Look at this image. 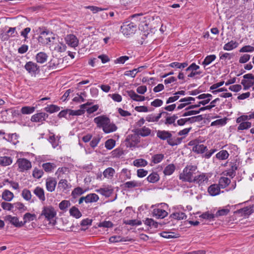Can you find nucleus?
Masks as SVG:
<instances>
[{
  "mask_svg": "<svg viewBox=\"0 0 254 254\" xmlns=\"http://www.w3.org/2000/svg\"><path fill=\"white\" fill-rule=\"evenodd\" d=\"M216 58V56L215 55H210L206 56L203 61L202 64L205 67L206 65L210 64L213 62Z\"/></svg>",
  "mask_w": 254,
  "mask_h": 254,
  "instance_id": "nucleus-42",
  "label": "nucleus"
},
{
  "mask_svg": "<svg viewBox=\"0 0 254 254\" xmlns=\"http://www.w3.org/2000/svg\"><path fill=\"white\" fill-rule=\"evenodd\" d=\"M207 150V147L203 144H197L192 147V151L198 154L204 153Z\"/></svg>",
  "mask_w": 254,
  "mask_h": 254,
  "instance_id": "nucleus-34",
  "label": "nucleus"
},
{
  "mask_svg": "<svg viewBox=\"0 0 254 254\" xmlns=\"http://www.w3.org/2000/svg\"><path fill=\"white\" fill-rule=\"evenodd\" d=\"M95 191L106 197H110L113 193V189L111 186H104L96 189Z\"/></svg>",
  "mask_w": 254,
  "mask_h": 254,
  "instance_id": "nucleus-11",
  "label": "nucleus"
},
{
  "mask_svg": "<svg viewBox=\"0 0 254 254\" xmlns=\"http://www.w3.org/2000/svg\"><path fill=\"white\" fill-rule=\"evenodd\" d=\"M14 208L18 210L20 212H23L27 210V207L20 202L14 203Z\"/></svg>",
  "mask_w": 254,
  "mask_h": 254,
  "instance_id": "nucleus-52",
  "label": "nucleus"
},
{
  "mask_svg": "<svg viewBox=\"0 0 254 254\" xmlns=\"http://www.w3.org/2000/svg\"><path fill=\"white\" fill-rule=\"evenodd\" d=\"M160 207L155 208L153 210V215L158 219H163L168 215L166 209L168 206L167 204H161Z\"/></svg>",
  "mask_w": 254,
  "mask_h": 254,
  "instance_id": "nucleus-8",
  "label": "nucleus"
},
{
  "mask_svg": "<svg viewBox=\"0 0 254 254\" xmlns=\"http://www.w3.org/2000/svg\"><path fill=\"white\" fill-rule=\"evenodd\" d=\"M84 192L83 189L80 187L75 188L71 192V195L74 198H76L77 196L82 194Z\"/></svg>",
  "mask_w": 254,
  "mask_h": 254,
  "instance_id": "nucleus-58",
  "label": "nucleus"
},
{
  "mask_svg": "<svg viewBox=\"0 0 254 254\" xmlns=\"http://www.w3.org/2000/svg\"><path fill=\"white\" fill-rule=\"evenodd\" d=\"M99 198L98 195L96 193H89L86 196V203L97 202Z\"/></svg>",
  "mask_w": 254,
  "mask_h": 254,
  "instance_id": "nucleus-37",
  "label": "nucleus"
},
{
  "mask_svg": "<svg viewBox=\"0 0 254 254\" xmlns=\"http://www.w3.org/2000/svg\"><path fill=\"white\" fill-rule=\"evenodd\" d=\"M254 212L253 206H249L235 211L234 213L240 216L247 217Z\"/></svg>",
  "mask_w": 254,
  "mask_h": 254,
  "instance_id": "nucleus-12",
  "label": "nucleus"
},
{
  "mask_svg": "<svg viewBox=\"0 0 254 254\" xmlns=\"http://www.w3.org/2000/svg\"><path fill=\"white\" fill-rule=\"evenodd\" d=\"M115 173V170L111 167H109L104 170L103 175L104 178L111 179L114 176Z\"/></svg>",
  "mask_w": 254,
  "mask_h": 254,
  "instance_id": "nucleus-36",
  "label": "nucleus"
},
{
  "mask_svg": "<svg viewBox=\"0 0 254 254\" xmlns=\"http://www.w3.org/2000/svg\"><path fill=\"white\" fill-rule=\"evenodd\" d=\"M1 206L4 210L8 211H13L14 203L2 202L1 203Z\"/></svg>",
  "mask_w": 254,
  "mask_h": 254,
  "instance_id": "nucleus-57",
  "label": "nucleus"
},
{
  "mask_svg": "<svg viewBox=\"0 0 254 254\" xmlns=\"http://www.w3.org/2000/svg\"><path fill=\"white\" fill-rule=\"evenodd\" d=\"M36 108L35 107L24 106L21 109L20 112L24 115L31 114L34 112Z\"/></svg>",
  "mask_w": 254,
  "mask_h": 254,
  "instance_id": "nucleus-41",
  "label": "nucleus"
},
{
  "mask_svg": "<svg viewBox=\"0 0 254 254\" xmlns=\"http://www.w3.org/2000/svg\"><path fill=\"white\" fill-rule=\"evenodd\" d=\"M66 44L69 46L75 48L78 45L79 41L77 38L73 34H68L65 37Z\"/></svg>",
  "mask_w": 254,
  "mask_h": 254,
  "instance_id": "nucleus-13",
  "label": "nucleus"
},
{
  "mask_svg": "<svg viewBox=\"0 0 254 254\" xmlns=\"http://www.w3.org/2000/svg\"><path fill=\"white\" fill-rule=\"evenodd\" d=\"M98 128H101L105 133H109L116 131L118 127L109 117L106 115H101L93 120Z\"/></svg>",
  "mask_w": 254,
  "mask_h": 254,
  "instance_id": "nucleus-1",
  "label": "nucleus"
},
{
  "mask_svg": "<svg viewBox=\"0 0 254 254\" xmlns=\"http://www.w3.org/2000/svg\"><path fill=\"white\" fill-rule=\"evenodd\" d=\"M197 169L194 165H187L179 175V179L183 182L192 183L193 174Z\"/></svg>",
  "mask_w": 254,
  "mask_h": 254,
  "instance_id": "nucleus-3",
  "label": "nucleus"
},
{
  "mask_svg": "<svg viewBox=\"0 0 254 254\" xmlns=\"http://www.w3.org/2000/svg\"><path fill=\"white\" fill-rule=\"evenodd\" d=\"M109 240L111 243L127 241V240L125 238L122 237L120 236H112L109 238Z\"/></svg>",
  "mask_w": 254,
  "mask_h": 254,
  "instance_id": "nucleus-46",
  "label": "nucleus"
},
{
  "mask_svg": "<svg viewBox=\"0 0 254 254\" xmlns=\"http://www.w3.org/2000/svg\"><path fill=\"white\" fill-rule=\"evenodd\" d=\"M151 129L146 126L135 129V133L142 137L148 136L151 135Z\"/></svg>",
  "mask_w": 254,
  "mask_h": 254,
  "instance_id": "nucleus-17",
  "label": "nucleus"
},
{
  "mask_svg": "<svg viewBox=\"0 0 254 254\" xmlns=\"http://www.w3.org/2000/svg\"><path fill=\"white\" fill-rule=\"evenodd\" d=\"M226 124V121L224 119L216 120L211 123V126H222Z\"/></svg>",
  "mask_w": 254,
  "mask_h": 254,
  "instance_id": "nucleus-59",
  "label": "nucleus"
},
{
  "mask_svg": "<svg viewBox=\"0 0 254 254\" xmlns=\"http://www.w3.org/2000/svg\"><path fill=\"white\" fill-rule=\"evenodd\" d=\"M43 175V172L42 170L38 168H34L32 173V175L34 178L40 179L42 177Z\"/></svg>",
  "mask_w": 254,
  "mask_h": 254,
  "instance_id": "nucleus-62",
  "label": "nucleus"
},
{
  "mask_svg": "<svg viewBox=\"0 0 254 254\" xmlns=\"http://www.w3.org/2000/svg\"><path fill=\"white\" fill-rule=\"evenodd\" d=\"M5 219L16 227H21L23 226L22 221H20L17 217L9 215L6 216Z\"/></svg>",
  "mask_w": 254,
  "mask_h": 254,
  "instance_id": "nucleus-16",
  "label": "nucleus"
},
{
  "mask_svg": "<svg viewBox=\"0 0 254 254\" xmlns=\"http://www.w3.org/2000/svg\"><path fill=\"white\" fill-rule=\"evenodd\" d=\"M12 159L10 157L0 156V165L1 166H7L11 165L12 163Z\"/></svg>",
  "mask_w": 254,
  "mask_h": 254,
  "instance_id": "nucleus-27",
  "label": "nucleus"
},
{
  "mask_svg": "<svg viewBox=\"0 0 254 254\" xmlns=\"http://www.w3.org/2000/svg\"><path fill=\"white\" fill-rule=\"evenodd\" d=\"M48 117V114L44 112H40L32 115L31 118V121L43 124L44 121H45Z\"/></svg>",
  "mask_w": 254,
  "mask_h": 254,
  "instance_id": "nucleus-14",
  "label": "nucleus"
},
{
  "mask_svg": "<svg viewBox=\"0 0 254 254\" xmlns=\"http://www.w3.org/2000/svg\"><path fill=\"white\" fill-rule=\"evenodd\" d=\"M238 42L231 40L224 45L223 49L226 51H231L236 48L238 46Z\"/></svg>",
  "mask_w": 254,
  "mask_h": 254,
  "instance_id": "nucleus-32",
  "label": "nucleus"
},
{
  "mask_svg": "<svg viewBox=\"0 0 254 254\" xmlns=\"http://www.w3.org/2000/svg\"><path fill=\"white\" fill-rule=\"evenodd\" d=\"M164 156L162 154H157L152 157V161L154 164H157L161 162L163 159Z\"/></svg>",
  "mask_w": 254,
  "mask_h": 254,
  "instance_id": "nucleus-56",
  "label": "nucleus"
},
{
  "mask_svg": "<svg viewBox=\"0 0 254 254\" xmlns=\"http://www.w3.org/2000/svg\"><path fill=\"white\" fill-rule=\"evenodd\" d=\"M57 185V181L53 178H49L46 180V186L48 191L53 192L55 190Z\"/></svg>",
  "mask_w": 254,
  "mask_h": 254,
  "instance_id": "nucleus-19",
  "label": "nucleus"
},
{
  "mask_svg": "<svg viewBox=\"0 0 254 254\" xmlns=\"http://www.w3.org/2000/svg\"><path fill=\"white\" fill-rule=\"evenodd\" d=\"M127 95L133 101H143L145 100V97L143 96L137 94L133 90H129L127 91Z\"/></svg>",
  "mask_w": 254,
  "mask_h": 254,
  "instance_id": "nucleus-21",
  "label": "nucleus"
},
{
  "mask_svg": "<svg viewBox=\"0 0 254 254\" xmlns=\"http://www.w3.org/2000/svg\"><path fill=\"white\" fill-rule=\"evenodd\" d=\"M34 194L42 201H45L46 199L45 191L43 188L40 187H37L33 190Z\"/></svg>",
  "mask_w": 254,
  "mask_h": 254,
  "instance_id": "nucleus-18",
  "label": "nucleus"
},
{
  "mask_svg": "<svg viewBox=\"0 0 254 254\" xmlns=\"http://www.w3.org/2000/svg\"><path fill=\"white\" fill-rule=\"evenodd\" d=\"M36 217L34 213H30L29 212L26 213L23 217V221H22L23 226L26 223L34 220Z\"/></svg>",
  "mask_w": 254,
  "mask_h": 254,
  "instance_id": "nucleus-35",
  "label": "nucleus"
},
{
  "mask_svg": "<svg viewBox=\"0 0 254 254\" xmlns=\"http://www.w3.org/2000/svg\"><path fill=\"white\" fill-rule=\"evenodd\" d=\"M36 32L39 34L38 41L42 44H49L52 42V40L55 39V38L52 36V33L46 29L38 28L36 30Z\"/></svg>",
  "mask_w": 254,
  "mask_h": 254,
  "instance_id": "nucleus-4",
  "label": "nucleus"
},
{
  "mask_svg": "<svg viewBox=\"0 0 254 254\" xmlns=\"http://www.w3.org/2000/svg\"><path fill=\"white\" fill-rule=\"evenodd\" d=\"M229 156L228 152L225 150H222L218 152L215 156L216 158L220 160L227 159Z\"/></svg>",
  "mask_w": 254,
  "mask_h": 254,
  "instance_id": "nucleus-39",
  "label": "nucleus"
},
{
  "mask_svg": "<svg viewBox=\"0 0 254 254\" xmlns=\"http://www.w3.org/2000/svg\"><path fill=\"white\" fill-rule=\"evenodd\" d=\"M244 79L241 81V84L244 86V89L246 90L252 87L254 91V74L248 73L243 76Z\"/></svg>",
  "mask_w": 254,
  "mask_h": 254,
  "instance_id": "nucleus-9",
  "label": "nucleus"
},
{
  "mask_svg": "<svg viewBox=\"0 0 254 254\" xmlns=\"http://www.w3.org/2000/svg\"><path fill=\"white\" fill-rule=\"evenodd\" d=\"M195 117H193L189 118H182L177 121V124L179 126H183L187 122H190V123L194 122L195 121Z\"/></svg>",
  "mask_w": 254,
  "mask_h": 254,
  "instance_id": "nucleus-48",
  "label": "nucleus"
},
{
  "mask_svg": "<svg viewBox=\"0 0 254 254\" xmlns=\"http://www.w3.org/2000/svg\"><path fill=\"white\" fill-rule=\"evenodd\" d=\"M70 205V202L69 200H64L59 203V206L61 210L65 211Z\"/></svg>",
  "mask_w": 254,
  "mask_h": 254,
  "instance_id": "nucleus-55",
  "label": "nucleus"
},
{
  "mask_svg": "<svg viewBox=\"0 0 254 254\" xmlns=\"http://www.w3.org/2000/svg\"><path fill=\"white\" fill-rule=\"evenodd\" d=\"M125 223L132 226H139L142 224L141 221L137 219L127 220L125 221Z\"/></svg>",
  "mask_w": 254,
  "mask_h": 254,
  "instance_id": "nucleus-61",
  "label": "nucleus"
},
{
  "mask_svg": "<svg viewBox=\"0 0 254 254\" xmlns=\"http://www.w3.org/2000/svg\"><path fill=\"white\" fill-rule=\"evenodd\" d=\"M254 51V47L250 45H247L240 49L239 52L241 53H252Z\"/></svg>",
  "mask_w": 254,
  "mask_h": 254,
  "instance_id": "nucleus-63",
  "label": "nucleus"
},
{
  "mask_svg": "<svg viewBox=\"0 0 254 254\" xmlns=\"http://www.w3.org/2000/svg\"><path fill=\"white\" fill-rule=\"evenodd\" d=\"M115 141L114 139H108L105 142V147L108 150H111L115 146Z\"/></svg>",
  "mask_w": 254,
  "mask_h": 254,
  "instance_id": "nucleus-64",
  "label": "nucleus"
},
{
  "mask_svg": "<svg viewBox=\"0 0 254 254\" xmlns=\"http://www.w3.org/2000/svg\"><path fill=\"white\" fill-rule=\"evenodd\" d=\"M212 96L210 94H201L198 96L196 98L199 99H203L199 102V104L202 105H205L208 104L211 100Z\"/></svg>",
  "mask_w": 254,
  "mask_h": 254,
  "instance_id": "nucleus-23",
  "label": "nucleus"
},
{
  "mask_svg": "<svg viewBox=\"0 0 254 254\" xmlns=\"http://www.w3.org/2000/svg\"><path fill=\"white\" fill-rule=\"evenodd\" d=\"M60 136H56L53 133H50V135L48 138L49 141L51 143L54 148H55L59 146L60 143Z\"/></svg>",
  "mask_w": 254,
  "mask_h": 254,
  "instance_id": "nucleus-22",
  "label": "nucleus"
},
{
  "mask_svg": "<svg viewBox=\"0 0 254 254\" xmlns=\"http://www.w3.org/2000/svg\"><path fill=\"white\" fill-rule=\"evenodd\" d=\"M71 187L70 184L65 179L61 180L58 183V188L63 192L69 190Z\"/></svg>",
  "mask_w": 254,
  "mask_h": 254,
  "instance_id": "nucleus-20",
  "label": "nucleus"
},
{
  "mask_svg": "<svg viewBox=\"0 0 254 254\" xmlns=\"http://www.w3.org/2000/svg\"><path fill=\"white\" fill-rule=\"evenodd\" d=\"M15 165L17 167V170L20 172L28 171L32 168L31 162L29 160L24 158L18 159Z\"/></svg>",
  "mask_w": 254,
  "mask_h": 254,
  "instance_id": "nucleus-7",
  "label": "nucleus"
},
{
  "mask_svg": "<svg viewBox=\"0 0 254 254\" xmlns=\"http://www.w3.org/2000/svg\"><path fill=\"white\" fill-rule=\"evenodd\" d=\"M48 59L47 55L44 52H40L36 56V60L37 63L43 64L45 63Z\"/></svg>",
  "mask_w": 254,
  "mask_h": 254,
  "instance_id": "nucleus-31",
  "label": "nucleus"
},
{
  "mask_svg": "<svg viewBox=\"0 0 254 254\" xmlns=\"http://www.w3.org/2000/svg\"><path fill=\"white\" fill-rule=\"evenodd\" d=\"M147 164V161L141 158L135 159L133 162V165L136 167H145Z\"/></svg>",
  "mask_w": 254,
  "mask_h": 254,
  "instance_id": "nucleus-43",
  "label": "nucleus"
},
{
  "mask_svg": "<svg viewBox=\"0 0 254 254\" xmlns=\"http://www.w3.org/2000/svg\"><path fill=\"white\" fill-rule=\"evenodd\" d=\"M142 185V183L139 181H128L124 184L125 187L128 189L139 187Z\"/></svg>",
  "mask_w": 254,
  "mask_h": 254,
  "instance_id": "nucleus-29",
  "label": "nucleus"
},
{
  "mask_svg": "<svg viewBox=\"0 0 254 254\" xmlns=\"http://www.w3.org/2000/svg\"><path fill=\"white\" fill-rule=\"evenodd\" d=\"M208 180V177L205 173H201L194 177L192 183L199 185H203L207 183Z\"/></svg>",
  "mask_w": 254,
  "mask_h": 254,
  "instance_id": "nucleus-15",
  "label": "nucleus"
},
{
  "mask_svg": "<svg viewBox=\"0 0 254 254\" xmlns=\"http://www.w3.org/2000/svg\"><path fill=\"white\" fill-rule=\"evenodd\" d=\"M24 68L28 73L32 76H36L40 72L39 66L33 62H28L26 63Z\"/></svg>",
  "mask_w": 254,
  "mask_h": 254,
  "instance_id": "nucleus-10",
  "label": "nucleus"
},
{
  "mask_svg": "<svg viewBox=\"0 0 254 254\" xmlns=\"http://www.w3.org/2000/svg\"><path fill=\"white\" fill-rule=\"evenodd\" d=\"M69 213L71 216L76 218H79L82 215L79 209L75 206H73L70 209Z\"/></svg>",
  "mask_w": 254,
  "mask_h": 254,
  "instance_id": "nucleus-45",
  "label": "nucleus"
},
{
  "mask_svg": "<svg viewBox=\"0 0 254 254\" xmlns=\"http://www.w3.org/2000/svg\"><path fill=\"white\" fill-rule=\"evenodd\" d=\"M176 170V166L173 164L168 165L164 168L163 173L165 176H170L173 174Z\"/></svg>",
  "mask_w": 254,
  "mask_h": 254,
  "instance_id": "nucleus-28",
  "label": "nucleus"
},
{
  "mask_svg": "<svg viewBox=\"0 0 254 254\" xmlns=\"http://www.w3.org/2000/svg\"><path fill=\"white\" fill-rule=\"evenodd\" d=\"M208 192L212 196L217 195L220 193V187L216 184L212 185L208 187Z\"/></svg>",
  "mask_w": 254,
  "mask_h": 254,
  "instance_id": "nucleus-25",
  "label": "nucleus"
},
{
  "mask_svg": "<svg viewBox=\"0 0 254 254\" xmlns=\"http://www.w3.org/2000/svg\"><path fill=\"white\" fill-rule=\"evenodd\" d=\"M60 110V108L59 106L55 105H48L44 108V110L46 112L49 113L50 114L57 112L59 111Z\"/></svg>",
  "mask_w": 254,
  "mask_h": 254,
  "instance_id": "nucleus-40",
  "label": "nucleus"
},
{
  "mask_svg": "<svg viewBox=\"0 0 254 254\" xmlns=\"http://www.w3.org/2000/svg\"><path fill=\"white\" fill-rule=\"evenodd\" d=\"M156 135L161 140H167L168 144L171 146H173L178 144L172 138V134L169 131L158 130L157 131Z\"/></svg>",
  "mask_w": 254,
  "mask_h": 254,
  "instance_id": "nucleus-6",
  "label": "nucleus"
},
{
  "mask_svg": "<svg viewBox=\"0 0 254 254\" xmlns=\"http://www.w3.org/2000/svg\"><path fill=\"white\" fill-rule=\"evenodd\" d=\"M136 29V24L131 22L127 21L123 23L121 30L124 36H129L135 33Z\"/></svg>",
  "mask_w": 254,
  "mask_h": 254,
  "instance_id": "nucleus-5",
  "label": "nucleus"
},
{
  "mask_svg": "<svg viewBox=\"0 0 254 254\" xmlns=\"http://www.w3.org/2000/svg\"><path fill=\"white\" fill-rule=\"evenodd\" d=\"M13 197V193L8 190H4L2 193V198L6 201H11Z\"/></svg>",
  "mask_w": 254,
  "mask_h": 254,
  "instance_id": "nucleus-33",
  "label": "nucleus"
},
{
  "mask_svg": "<svg viewBox=\"0 0 254 254\" xmlns=\"http://www.w3.org/2000/svg\"><path fill=\"white\" fill-rule=\"evenodd\" d=\"M57 214V211L53 206H45L42 208L39 219H44L48 224L55 225Z\"/></svg>",
  "mask_w": 254,
  "mask_h": 254,
  "instance_id": "nucleus-2",
  "label": "nucleus"
},
{
  "mask_svg": "<svg viewBox=\"0 0 254 254\" xmlns=\"http://www.w3.org/2000/svg\"><path fill=\"white\" fill-rule=\"evenodd\" d=\"M61 60V59L54 58L49 63V67L52 69H55L60 67V62Z\"/></svg>",
  "mask_w": 254,
  "mask_h": 254,
  "instance_id": "nucleus-49",
  "label": "nucleus"
},
{
  "mask_svg": "<svg viewBox=\"0 0 254 254\" xmlns=\"http://www.w3.org/2000/svg\"><path fill=\"white\" fill-rule=\"evenodd\" d=\"M144 224L149 227L157 228L158 223L151 218H147L144 221Z\"/></svg>",
  "mask_w": 254,
  "mask_h": 254,
  "instance_id": "nucleus-53",
  "label": "nucleus"
},
{
  "mask_svg": "<svg viewBox=\"0 0 254 254\" xmlns=\"http://www.w3.org/2000/svg\"><path fill=\"white\" fill-rule=\"evenodd\" d=\"M2 115H5L6 114H10L13 118L18 117L20 115V111L16 108L8 109L1 112Z\"/></svg>",
  "mask_w": 254,
  "mask_h": 254,
  "instance_id": "nucleus-24",
  "label": "nucleus"
},
{
  "mask_svg": "<svg viewBox=\"0 0 254 254\" xmlns=\"http://www.w3.org/2000/svg\"><path fill=\"white\" fill-rule=\"evenodd\" d=\"M200 217L206 220H213L215 217V215L210 213L209 212H205L199 216Z\"/></svg>",
  "mask_w": 254,
  "mask_h": 254,
  "instance_id": "nucleus-60",
  "label": "nucleus"
},
{
  "mask_svg": "<svg viewBox=\"0 0 254 254\" xmlns=\"http://www.w3.org/2000/svg\"><path fill=\"white\" fill-rule=\"evenodd\" d=\"M230 207L229 205L226 207V208L221 209L217 211L215 214L216 217H218L220 216H225L228 214V213L230 211V209L228 207Z\"/></svg>",
  "mask_w": 254,
  "mask_h": 254,
  "instance_id": "nucleus-54",
  "label": "nucleus"
},
{
  "mask_svg": "<svg viewBox=\"0 0 254 254\" xmlns=\"http://www.w3.org/2000/svg\"><path fill=\"white\" fill-rule=\"evenodd\" d=\"M231 182L230 180L225 177H221L219 181V185L220 187L224 189L226 188Z\"/></svg>",
  "mask_w": 254,
  "mask_h": 254,
  "instance_id": "nucleus-44",
  "label": "nucleus"
},
{
  "mask_svg": "<svg viewBox=\"0 0 254 254\" xmlns=\"http://www.w3.org/2000/svg\"><path fill=\"white\" fill-rule=\"evenodd\" d=\"M146 179L149 182L154 183L159 180V176L157 173H152L147 177Z\"/></svg>",
  "mask_w": 254,
  "mask_h": 254,
  "instance_id": "nucleus-47",
  "label": "nucleus"
},
{
  "mask_svg": "<svg viewBox=\"0 0 254 254\" xmlns=\"http://www.w3.org/2000/svg\"><path fill=\"white\" fill-rule=\"evenodd\" d=\"M171 216L175 219L183 220L187 218L186 214L182 212H177L171 214Z\"/></svg>",
  "mask_w": 254,
  "mask_h": 254,
  "instance_id": "nucleus-51",
  "label": "nucleus"
},
{
  "mask_svg": "<svg viewBox=\"0 0 254 254\" xmlns=\"http://www.w3.org/2000/svg\"><path fill=\"white\" fill-rule=\"evenodd\" d=\"M21 195L24 199L26 201H29L31 203H34L35 200L32 199V194L31 191L27 189H24L22 191Z\"/></svg>",
  "mask_w": 254,
  "mask_h": 254,
  "instance_id": "nucleus-26",
  "label": "nucleus"
},
{
  "mask_svg": "<svg viewBox=\"0 0 254 254\" xmlns=\"http://www.w3.org/2000/svg\"><path fill=\"white\" fill-rule=\"evenodd\" d=\"M66 47L65 44L59 42L56 43L54 47V50L58 52H63L66 50Z\"/></svg>",
  "mask_w": 254,
  "mask_h": 254,
  "instance_id": "nucleus-50",
  "label": "nucleus"
},
{
  "mask_svg": "<svg viewBox=\"0 0 254 254\" xmlns=\"http://www.w3.org/2000/svg\"><path fill=\"white\" fill-rule=\"evenodd\" d=\"M254 119V111L250 112L248 115H242L236 120L237 123H240L243 121H248Z\"/></svg>",
  "mask_w": 254,
  "mask_h": 254,
  "instance_id": "nucleus-30",
  "label": "nucleus"
},
{
  "mask_svg": "<svg viewBox=\"0 0 254 254\" xmlns=\"http://www.w3.org/2000/svg\"><path fill=\"white\" fill-rule=\"evenodd\" d=\"M239 123L240 124L238 127V130H239L247 129L250 128L252 126L251 123L248 121H243L240 122Z\"/></svg>",
  "mask_w": 254,
  "mask_h": 254,
  "instance_id": "nucleus-38",
  "label": "nucleus"
}]
</instances>
